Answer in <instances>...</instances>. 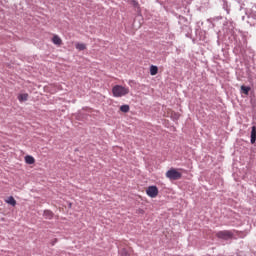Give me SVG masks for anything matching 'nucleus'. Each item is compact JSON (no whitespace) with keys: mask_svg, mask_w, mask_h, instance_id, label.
I'll return each mask as SVG.
<instances>
[{"mask_svg":"<svg viewBox=\"0 0 256 256\" xmlns=\"http://www.w3.org/2000/svg\"><path fill=\"white\" fill-rule=\"evenodd\" d=\"M25 163L27 164V165H33V164H35V158L33 157V156H31V155H27V156H25Z\"/></svg>","mask_w":256,"mask_h":256,"instance_id":"423d86ee","label":"nucleus"},{"mask_svg":"<svg viewBox=\"0 0 256 256\" xmlns=\"http://www.w3.org/2000/svg\"><path fill=\"white\" fill-rule=\"evenodd\" d=\"M251 91V87L242 85L241 86V93L244 95H249V92Z\"/></svg>","mask_w":256,"mask_h":256,"instance_id":"f8f14e48","label":"nucleus"},{"mask_svg":"<svg viewBox=\"0 0 256 256\" xmlns=\"http://www.w3.org/2000/svg\"><path fill=\"white\" fill-rule=\"evenodd\" d=\"M146 195H148V197H151L152 199H155V197L159 195V188H157V186H149L146 189Z\"/></svg>","mask_w":256,"mask_h":256,"instance_id":"20e7f679","label":"nucleus"},{"mask_svg":"<svg viewBox=\"0 0 256 256\" xmlns=\"http://www.w3.org/2000/svg\"><path fill=\"white\" fill-rule=\"evenodd\" d=\"M52 43H54V45H58V47H61V45H63V40L61 37H59V35H54L52 38Z\"/></svg>","mask_w":256,"mask_h":256,"instance_id":"39448f33","label":"nucleus"},{"mask_svg":"<svg viewBox=\"0 0 256 256\" xmlns=\"http://www.w3.org/2000/svg\"><path fill=\"white\" fill-rule=\"evenodd\" d=\"M129 105L125 104V105H122L120 107V111H122V113H129Z\"/></svg>","mask_w":256,"mask_h":256,"instance_id":"4468645a","label":"nucleus"},{"mask_svg":"<svg viewBox=\"0 0 256 256\" xmlns=\"http://www.w3.org/2000/svg\"><path fill=\"white\" fill-rule=\"evenodd\" d=\"M5 203H7L8 205H12V207H15V205H17V200H15L13 196H10L5 200Z\"/></svg>","mask_w":256,"mask_h":256,"instance_id":"0eeeda50","label":"nucleus"},{"mask_svg":"<svg viewBox=\"0 0 256 256\" xmlns=\"http://www.w3.org/2000/svg\"><path fill=\"white\" fill-rule=\"evenodd\" d=\"M157 73H159V68L155 65H152L150 67V75L155 76Z\"/></svg>","mask_w":256,"mask_h":256,"instance_id":"9b49d317","label":"nucleus"},{"mask_svg":"<svg viewBox=\"0 0 256 256\" xmlns=\"http://www.w3.org/2000/svg\"><path fill=\"white\" fill-rule=\"evenodd\" d=\"M121 256H129V253L126 252V250H123Z\"/></svg>","mask_w":256,"mask_h":256,"instance_id":"dca6fc26","label":"nucleus"},{"mask_svg":"<svg viewBox=\"0 0 256 256\" xmlns=\"http://www.w3.org/2000/svg\"><path fill=\"white\" fill-rule=\"evenodd\" d=\"M170 117H172V119H179L180 115H179V113L170 111Z\"/></svg>","mask_w":256,"mask_h":256,"instance_id":"2eb2a0df","label":"nucleus"},{"mask_svg":"<svg viewBox=\"0 0 256 256\" xmlns=\"http://www.w3.org/2000/svg\"><path fill=\"white\" fill-rule=\"evenodd\" d=\"M76 49L78 51H85V49H87V45H85L83 43H76Z\"/></svg>","mask_w":256,"mask_h":256,"instance_id":"ddd939ff","label":"nucleus"},{"mask_svg":"<svg viewBox=\"0 0 256 256\" xmlns=\"http://www.w3.org/2000/svg\"><path fill=\"white\" fill-rule=\"evenodd\" d=\"M167 179H170L171 181H178V179H181L183 177V174L181 172L177 171L175 168H171L166 172Z\"/></svg>","mask_w":256,"mask_h":256,"instance_id":"f03ea898","label":"nucleus"},{"mask_svg":"<svg viewBox=\"0 0 256 256\" xmlns=\"http://www.w3.org/2000/svg\"><path fill=\"white\" fill-rule=\"evenodd\" d=\"M113 97H125L129 95V87L123 85H115L112 88Z\"/></svg>","mask_w":256,"mask_h":256,"instance_id":"f257e3e1","label":"nucleus"},{"mask_svg":"<svg viewBox=\"0 0 256 256\" xmlns=\"http://www.w3.org/2000/svg\"><path fill=\"white\" fill-rule=\"evenodd\" d=\"M28 99H29V94H27V93L18 95V101L20 103H23L24 101H28Z\"/></svg>","mask_w":256,"mask_h":256,"instance_id":"1a4fd4ad","label":"nucleus"},{"mask_svg":"<svg viewBox=\"0 0 256 256\" xmlns=\"http://www.w3.org/2000/svg\"><path fill=\"white\" fill-rule=\"evenodd\" d=\"M54 216H55V214L51 210H45L43 213V217H45L46 219H49V220L53 219Z\"/></svg>","mask_w":256,"mask_h":256,"instance_id":"6e6552de","label":"nucleus"},{"mask_svg":"<svg viewBox=\"0 0 256 256\" xmlns=\"http://www.w3.org/2000/svg\"><path fill=\"white\" fill-rule=\"evenodd\" d=\"M55 243H57V238H55V239L52 241V245H55Z\"/></svg>","mask_w":256,"mask_h":256,"instance_id":"f3484780","label":"nucleus"},{"mask_svg":"<svg viewBox=\"0 0 256 256\" xmlns=\"http://www.w3.org/2000/svg\"><path fill=\"white\" fill-rule=\"evenodd\" d=\"M216 237L218 239H223L224 241H229V239H233V232L230 230H223L216 233Z\"/></svg>","mask_w":256,"mask_h":256,"instance_id":"7ed1b4c3","label":"nucleus"},{"mask_svg":"<svg viewBox=\"0 0 256 256\" xmlns=\"http://www.w3.org/2000/svg\"><path fill=\"white\" fill-rule=\"evenodd\" d=\"M251 143L253 145V143H255L256 141V127L252 126V130H251Z\"/></svg>","mask_w":256,"mask_h":256,"instance_id":"9d476101","label":"nucleus"}]
</instances>
